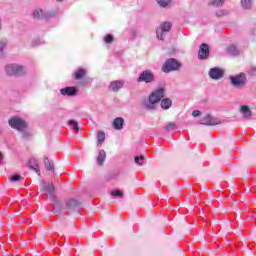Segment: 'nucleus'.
<instances>
[{
  "label": "nucleus",
  "mask_w": 256,
  "mask_h": 256,
  "mask_svg": "<svg viewBox=\"0 0 256 256\" xmlns=\"http://www.w3.org/2000/svg\"><path fill=\"white\" fill-rule=\"evenodd\" d=\"M165 97V89L159 88L152 92L149 96V99L144 101V107L145 109H148L149 111H153L155 109V103H159L161 99Z\"/></svg>",
  "instance_id": "nucleus-1"
},
{
  "label": "nucleus",
  "mask_w": 256,
  "mask_h": 256,
  "mask_svg": "<svg viewBox=\"0 0 256 256\" xmlns=\"http://www.w3.org/2000/svg\"><path fill=\"white\" fill-rule=\"evenodd\" d=\"M5 72L7 75H10V77H21V75L27 73V68L19 64H8L5 66Z\"/></svg>",
  "instance_id": "nucleus-2"
},
{
  "label": "nucleus",
  "mask_w": 256,
  "mask_h": 256,
  "mask_svg": "<svg viewBox=\"0 0 256 256\" xmlns=\"http://www.w3.org/2000/svg\"><path fill=\"white\" fill-rule=\"evenodd\" d=\"M229 81L235 89H243L247 85V75L243 72L237 75H231L229 76Z\"/></svg>",
  "instance_id": "nucleus-3"
},
{
  "label": "nucleus",
  "mask_w": 256,
  "mask_h": 256,
  "mask_svg": "<svg viewBox=\"0 0 256 256\" xmlns=\"http://www.w3.org/2000/svg\"><path fill=\"white\" fill-rule=\"evenodd\" d=\"M179 69H181V62L175 58L167 59L162 66L163 73H171V71H179Z\"/></svg>",
  "instance_id": "nucleus-4"
},
{
  "label": "nucleus",
  "mask_w": 256,
  "mask_h": 256,
  "mask_svg": "<svg viewBox=\"0 0 256 256\" xmlns=\"http://www.w3.org/2000/svg\"><path fill=\"white\" fill-rule=\"evenodd\" d=\"M8 124L11 126L12 129H16V131H23L28 127L27 121L23 120V118L19 116H14L10 118Z\"/></svg>",
  "instance_id": "nucleus-5"
},
{
  "label": "nucleus",
  "mask_w": 256,
  "mask_h": 256,
  "mask_svg": "<svg viewBox=\"0 0 256 256\" xmlns=\"http://www.w3.org/2000/svg\"><path fill=\"white\" fill-rule=\"evenodd\" d=\"M173 24L171 22H162L160 26L156 29V37L159 41H163L167 35L171 31Z\"/></svg>",
  "instance_id": "nucleus-6"
},
{
  "label": "nucleus",
  "mask_w": 256,
  "mask_h": 256,
  "mask_svg": "<svg viewBox=\"0 0 256 256\" xmlns=\"http://www.w3.org/2000/svg\"><path fill=\"white\" fill-rule=\"evenodd\" d=\"M137 83H155V74L151 70H144L137 78Z\"/></svg>",
  "instance_id": "nucleus-7"
},
{
  "label": "nucleus",
  "mask_w": 256,
  "mask_h": 256,
  "mask_svg": "<svg viewBox=\"0 0 256 256\" xmlns=\"http://www.w3.org/2000/svg\"><path fill=\"white\" fill-rule=\"evenodd\" d=\"M208 75L210 79H213V81H219L220 79H223L225 77V71L219 67H213L210 68Z\"/></svg>",
  "instance_id": "nucleus-8"
},
{
  "label": "nucleus",
  "mask_w": 256,
  "mask_h": 256,
  "mask_svg": "<svg viewBox=\"0 0 256 256\" xmlns=\"http://www.w3.org/2000/svg\"><path fill=\"white\" fill-rule=\"evenodd\" d=\"M200 125L213 126L221 125V120L214 118L211 114H206L201 120Z\"/></svg>",
  "instance_id": "nucleus-9"
},
{
  "label": "nucleus",
  "mask_w": 256,
  "mask_h": 256,
  "mask_svg": "<svg viewBox=\"0 0 256 256\" xmlns=\"http://www.w3.org/2000/svg\"><path fill=\"white\" fill-rule=\"evenodd\" d=\"M209 53V45L202 43L198 51V59H200V61H205V59H209Z\"/></svg>",
  "instance_id": "nucleus-10"
},
{
  "label": "nucleus",
  "mask_w": 256,
  "mask_h": 256,
  "mask_svg": "<svg viewBox=\"0 0 256 256\" xmlns=\"http://www.w3.org/2000/svg\"><path fill=\"white\" fill-rule=\"evenodd\" d=\"M124 85H125V81L114 80L109 84L108 89H109V91H112L113 93H117L120 91V89H123Z\"/></svg>",
  "instance_id": "nucleus-11"
},
{
  "label": "nucleus",
  "mask_w": 256,
  "mask_h": 256,
  "mask_svg": "<svg viewBox=\"0 0 256 256\" xmlns=\"http://www.w3.org/2000/svg\"><path fill=\"white\" fill-rule=\"evenodd\" d=\"M60 94L63 95V97H75L77 95V88L76 87H65L60 89Z\"/></svg>",
  "instance_id": "nucleus-12"
},
{
  "label": "nucleus",
  "mask_w": 256,
  "mask_h": 256,
  "mask_svg": "<svg viewBox=\"0 0 256 256\" xmlns=\"http://www.w3.org/2000/svg\"><path fill=\"white\" fill-rule=\"evenodd\" d=\"M42 191L53 197L55 195V186L53 185V182H44L42 185Z\"/></svg>",
  "instance_id": "nucleus-13"
},
{
  "label": "nucleus",
  "mask_w": 256,
  "mask_h": 256,
  "mask_svg": "<svg viewBox=\"0 0 256 256\" xmlns=\"http://www.w3.org/2000/svg\"><path fill=\"white\" fill-rule=\"evenodd\" d=\"M123 125H125V119H123V117H117L112 122V127L116 131H121V129H123Z\"/></svg>",
  "instance_id": "nucleus-14"
},
{
  "label": "nucleus",
  "mask_w": 256,
  "mask_h": 256,
  "mask_svg": "<svg viewBox=\"0 0 256 256\" xmlns=\"http://www.w3.org/2000/svg\"><path fill=\"white\" fill-rule=\"evenodd\" d=\"M255 0H240V5L244 11H251Z\"/></svg>",
  "instance_id": "nucleus-15"
},
{
  "label": "nucleus",
  "mask_w": 256,
  "mask_h": 256,
  "mask_svg": "<svg viewBox=\"0 0 256 256\" xmlns=\"http://www.w3.org/2000/svg\"><path fill=\"white\" fill-rule=\"evenodd\" d=\"M240 113L244 119H251L252 113H251V108H249V106L247 105L240 106Z\"/></svg>",
  "instance_id": "nucleus-16"
},
{
  "label": "nucleus",
  "mask_w": 256,
  "mask_h": 256,
  "mask_svg": "<svg viewBox=\"0 0 256 256\" xmlns=\"http://www.w3.org/2000/svg\"><path fill=\"white\" fill-rule=\"evenodd\" d=\"M105 159H107V153L105 152V150H100L96 158L97 165H99L100 167H103V164L105 163Z\"/></svg>",
  "instance_id": "nucleus-17"
},
{
  "label": "nucleus",
  "mask_w": 256,
  "mask_h": 256,
  "mask_svg": "<svg viewBox=\"0 0 256 256\" xmlns=\"http://www.w3.org/2000/svg\"><path fill=\"white\" fill-rule=\"evenodd\" d=\"M28 165H29L30 169L35 171L38 175H41V170H39V162H37V160H35V158H31L28 162Z\"/></svg>",
  "instance_id": "nucleus-18"
},
{
  "label": "nucleus",
  "mask_w": 256,
  "mask_h": 256,
  "mask_svg": "<svg viewBox=\"0 0 256 256\" xmlns=\"http://www.w3.org/2000/svg\"><path fill=\"white\" fill-rule=\"evenodd\" d=\"M76 207H79V201L76 199H69L66 201V209H76Z\"/></svg>",
  "instance_id": "nucleus-19"
},
{
  "label": "nucleus",
  "mask_w": 256,
  "mask_h": 256,
  "mask_svg": "<svg viewBox=\"0 0 256 256\" xmlns=\"http://www.w3.org/2000/svg\"><path fill=\"white\" fill-rule=\"evenodd\" d=\"M171 105H173V101H171V99L164 98V99L161 100L162 109L167 110L171 107Z\"/></svg>",
  "instance_id": "nucleus-20"
},
{
  "label": "nucleus",
  "mask_w": 256,
  "mask_h": 256,
  "mask_svg": "<svg viewBox=\"0 0 256 256\" xmlns=\"http://www.w3.org/2000/svg\"><path fill=\"white\" fill-rule=\"evenodd\" d=\"M227 51H228L229 55H233L234 57L239 55V49H237V46L235 44L230 45L227 48Z\"/></svg>",
  "instance_id": "nucleus-21"
},
{
  "label": "nucleus",
  "mask_w": 256,
  "mask_h": 256,
  "mask_svg": "<svg viewBox=\"0 0 256 256\" xmlns=\"http://www.w3.org/2000/svg\"><path fill=\"white\" fill-rule=\"evenodd\" d=\"M208 5L212 7H223L225 5V0H209Z\"/></svg>",
  "instance_id": "nucleus-22"
},
{
  "label": "nucleus",
  "mask_w": 256,
  "mask_h": 256,
  "mask_svg": "<svg viewBox=\"0 0 256 256\" xmlns=\"http://www.w3.org/2000/svg\"><path fill=\"white\" fill-rule=\"evenodd\" d=\"M173 0H157V3L161 9H167Z\"/></svg>",
  "instance_id": "nucleus-23"
},
{
  "label": "nucleus",
  "mask_w": 256,
  "mask_h": 256,
  "mask_svg": "<svg viewBox=\"0 0 256 256\" xmlns=\"http://www.w3.org/2000/svg\"><path fill=\"white\" fill-rule=\"evenodd\" d=\"M34 19H45V13L41 9H36L33 13Z\"/></svg>",
  "instance_id": "nucleus-24"
},
{
  "label": "nucleus",
  "mask_w": 256,
  "mask_h": 256,
  "mask_svg": "<svg viewBox=\"0 0 256 256\" xmlns=\"http://www.w3.org/2000/svg\"><path fill=\"white\" fill-rule=\"evenodd\" d=\"M44 165L47 171H53V164L49 161V158L44 157Z\"/></svg>",
  "instance_id": "nucleus-25"
},
{
  "label": "nucleus",
  "mask_w": 256,
  "mask_h": 256,
  "mask_svg": "<svg viewBox=\"0 0 256 256\" xmlns=\"http://www.w3.org/2000/svg\"><path fill=\"white\" fill-rule=\"evenodd\" d=\"M5 47H7V39H0V55H3V51H5Z\"/></svg>",
  "instance_id": "nucleus-26"
},
{
  "label": "nucleus",
  "mask_w": 256,
  "mask_h": 256,
  "mask_svg": "<svg viewBox=\"0 0 256 256\" xmlns=\"http://www.w3.org/2000/svg\"><path fill=\"white\" fill-rule=\"evenodd\" d=\"M134 161L139 167H143V161H145V156H135Z\"/></svg>",
  "instance_id": "nucleus-27"
},
{
  "label": "nucleus",
  "mask_w": 256,
  "mask_h": 256,
  "mask_svg": "<svg viewBox=\"0 0 256 256\" xmlns=\"http://www.w3.org/2000/svg\"><path fill=\"white\" fill-rule=\"evenodd\" d=\"M85 77V69H79L75 72V79H83Z\"/></svg>",
  "instance_id": "nucleus-28"
},
{
  "label": "nucleus",
  "mask_w": 256,
  "mask_h": 256,
  "mask_svg": "<svg viewBox=\"0 0 256 256\" xmlns=\"http://www.w3.org/2000/svg\"><path fill=\"white\" fill-rule=\"evenodd\" d=\"M104 142H105V132L99 131L98 132V144L97 145H101Z\"/></svg>",
  "instance_id": "nucleus-29"
},
{
  "label": "nucleus",
  "mask_w": 256,
  "mask_h": 256,
  "mask_svg": "<svg viewBox=\"0 0 256 256\" xmlns=\"http://www.w3.org/2000/svg\"><path fill=\"white\" fill-rule=\"evenodd\" d=\"M68 124L73 127L74 131H79L80 127H79V123H77V121L75 120H69Z\"/></svg>",
  "instance_id": "nucleus-30"
},
{
  "label": "nucleus",
  "mask_w": 256,
  "mask_h": 256,
  "mask_svg": "<svg viewBox=\"0 0 256 256\" xmlns=\"http://www.w3.org/2000/svg\"><path fill=\"white\" fill-rule=\"evenodd\" d=\"M20 133H22V139H29V137H31V132H29L27 128L20 130Z\"/></svg>",
  "instance_id": "nucleus-31"
},
{
  "label": "nucleus",
  "mask_w": 256,
  "mask_h": 256,
  "mask_svg": "<svg viewBox=\"0 0 256 256\" xmlns=\"http://www.w3.org/2000/svg\"><path fill=\"white\" fill-rule=\"evenodd\" d=\"M227 15H229V11H227V10L216 11V17H225Z\"/></svg>",
  "instance_id": "nucleus-32"
},
{
  "label": "nucleus",
  "mask_w": 256,
  "mask_h": 256,
  "mask_svg": "<svg viewBox=\"0 0 256 256\" xmlns=\"http://www.w3.org/2000/svg\"><path fill=\"white\" fill-rule=\"evenodd\" d=\"M55 213H60V211H63V204L61 202H57L54 207Z\"/></svg>",
  "instance_id": "nucleus-33"
},
{
  "label": "nucleus",
  "mask_w": 256,
  "mask_h": 256,
  "mask_svg": "<svg viewBox=\"0 0 256 256\" xmlns=\"http://www.w3.org/2000/svg\"><path fill=\"white\" fill-rule=\"evenodd\" d=\"M175 129H177V126L175 125V123H169L166 126V131L169 133L171 131H175Z\"/></svg>",
  "instance_id": "nucleus-34"
},
{
  "label": "nucleus",
  "mask_w": 256,
  "mask_h": 256,
  "mask_svg": "<svg viewBox=\"0 0 256 256\" xmlns=\"http://www.w3.org/2000/svg\"><path fill=\"white\" fill-rule=\"evenodd\" d=\"M111 195L113 197H123V191H121V190H113L111 192Z\"/></svg>",
  "instance_id": "nucleus-35"
},
{
  "label": "nucleus",
  "mask_w": 256,
  "mask_h": 256,
  "mask_svg": "<svg viewBox=\"0 0 256 256\" xmlns=\"http://www.w3.org/2000/svg\"><path fill=\"white\" fill-rule=\"evenodd\" d=\"M43 43H45V41L41 40V39H35L33 42H32V47H37L39 45H43Z\"/></svg>",
  "instance_id": "nucleus-36"
},
{
  "label": "nucleus",
  "mask_w": 256,
  "mask_h": 256,
  "mask_svg": "<svg viewBox=\"0 0 256 256\" xmlns=\"http://www.w3.org/2000/svg\"><path fill=\"white\" fill-rule=\"evenodd\" d=\"M104 41H105V43H113V35H111V34H108V35H106L105 37H104Z\"/></svg>",
  "instance_id": "nucleus-37"
},
{
  "label": "nucleus",
  "mask_w": 256,
  "mask_h": 256,
  "mask_svg": "<svg viewBox=\"0 0 256 256\" xmlns=\"http://www.w3.org/2000/svg\"><path fill=\"white\" fill-rule=\"evenodd\" d=\"M248 73H249V75H252V76L256 77V66H251L248 69Z\"/></svg>",
  "instance_id": "nucleus-38"
},
{
  "label": "nucleus",
  "mask_w": 256,
  "mask_h": 256,
  "mask_svg": "<svg viewBox=\"0 0 256 256\" xmlns=\"http://www.w3.org/2000/svg\"><path fill=\"white\" fill-rule=\"evenodd\" d=\"M20 179H21V175L16 174V175L11 176L10 181L15 183V181H19Z\"/></svg>",
  "instance_id": "nucleus-39"
},
{
  "label": "nucleus",
  "mask_w": 256,
  "mask_h": 256,
  "mask_svg": "<svg viewBox=\"0 0 256 256\" xmlns=\"http://www.w3.org/2000/svg\"><path fill=\"white\" fill-rule=\"evenodd\" d=\"M199 115H201V111H199V110H194V111L192 112V116H193V117H199Z\"/></svg>",
  "instance_id": "nucleus-40"
},
{
  "label": "nucleus",
  "mask_w": 256,
  "mask_h": 256,
  "mask_svg": "<svg viewBox=\"0 0 256 256\" xmlns=\"http://www.w3.org/2000/svg\"><path fill=\"white\" fill-rule=\"evenodd\" d=\"M3 160V153L0 152V163Z\"/></svg>",
  "instance_id": "nucleus-41"
},
{
  "label": "nucleus",
  "mask_w": 256,
  "mask_h": 256,
  "mask_svg": "<svg viewBox=\"0 0 256 256\" xmlns=\"http://www.w3.org/2000/svg\"><path fill=\"white\" fill-rule=\"evenodd\" d=\"M2 27H3V24H2V20L0 18V31H1Z\"/></svg>",
  "instance_id": "nucleus-42"
},
{
  "label": "nucleus",
  "mask_w": 256,
  "mask_h": 256,
  "mask_svg": "<svg viewBox=\"0 0 256 256\" xmlns=\"http://www.w3.org/2000/svg\"><path fill=\"white\" fill-rule=\"evenodd\" d=\"M58 3H61V2H63V0H56Z\"/></svg>",
  "instance_id": "nucleus-43"
},
{
  "label": "nucleus",
  "mask_w": 256,
  "mask_h": 256,
  "mask_svg": "<svg viewBox=\"0 0 256 256\" xmlns=\"http://www.w3.org/2000/svg\"><path fill=\"white\" fill-rule=\"evenodd\" d=\"M253 35H255V31L253 32Z\"/></svg>",
  "instance_id": "nucleus-44"
}]
</instances>
